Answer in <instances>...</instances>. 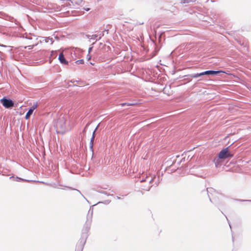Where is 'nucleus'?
<instances>
[{"mask_svg":"<svg viewBox=\"0 0 251 251\" xmlns=\"http://www.w3.org/2000/svg\"><path fill=\"white\" fill-rule=\"evenodd\" d=\"M140 181L137 184L143 190L148 191L153 185V182L156 178L155 175L142 174L140 176Z\"/></svg>","mask_w":251,"mask_h":251,"instance_id":"f257e3e1","label":"nucleus"},{"mask_svg":"<svg viewBox=\"0 0 251 251\" xmlns=\"http://www.w3.org/2000/svg\"><path fill=\"white\" fill-rule=\"evenodd\" d=\"M93 208L91 209L90 208L88 211L87 220L86 221L85 226L82 229L81 237L77 244H82V246H84L86 240L88 237V232L90 228V226L92 222V218L93 215Z\"/></svg>","mask_w":251,"mask_h":251,"instance_id":"f03ea898","label":"nucleus"},{"mask_svg":"<svg viewBox=\"0 0 251 251\" xmlns=\"http://www.w3.org/2000/svg\"><path fill=\"white\" fill-rule=\"evenodd\" d=\"M207 192L210 201L213 203H218L219 196H220V194L213 188H207Z\"/></svg>","mask_w":251,"mask_h":251,"instance_id":"7ed1b4c3","label":"nucleus"},{"mask_svg":"<svg viewBox=\"0 0 251 251\" xmlns=\"http://www.w3.org/2000/svg\"><path fill=\"white\" fill-rule=\"evenodd\" d=\"M66 118L64 116H60L56 122V127L62 130H64L66 129Z\"/></svg>","mask_w":251,"mask_h":251,"instance_id":"20e7f679","label":"nucleus"},{"mask_svg":"<svg viewBox=\"0 0 251 251\" xmlns=\"http://www.w3.org/2000/svg\"><path fill=\"white\" fill-rule=\"evenodd\" d=\"M0 101L3 106L6 108H10L13 107L14 104V102L11 100L5 98H3Z\"/></svg>","mask_w":251,"mask_h":251,"instance_id":"39448f33","label":"nucleus"},{"mask_svg":"<svg viewBox=\"0 0 251 251\" xmlns=\"http://www.w3.org/2000/svg\"><path fill=\"white\" fill-rule=\"evenodd\" d=\"M231 156H232V155L228 152V147L222 150L219 153L218 155L219 158L220 159H226Z\"/></svg>","mask_w":251,"mask_h":251,"instance_id":"423d86ee","label":"nucleus"},{"mask_svg":"<svg viewBox=\"0 0 251 251\" xmlns=\"http://www.w3.org/2000/svg\"><path fill=\"white\" fill-rule=\"evenodd\" d=\"M208 72V70L200 73L191 74L189 75V76L192 78H197L203 75H208V73H207Z\"/></svg>","mask_w":251,"mask_h":251,"instance_id":"0eeeda50","label":"nucleus"},{"mask_svg":"<svg viewBox=\"0 0 251 251\" xmlns=\"http://www.w3.org/2000/svg\"><path fill=\"white\" fill-rule=\"evenodd\" d=\"M98 126H99V125H98V126L96 127L94 131H93L92 136L91 138L90 142V149L91 150V151H93V143H94V138H95V132L97 130V129H98Z\"/></svg>","mask_w":251,"mask_h":251,"instance_id":"6e6552de","label":"nucleus"},{"mask_svg":"<svg viewBox=\"0 0 251 251\" xmlns=\"http://www.w3.org/2000/svg\"><path fill=\"white\" fill-rule=\"evenodd\" d=\"M58 60L61 64L67 65L68 63V62L66 60L64 55L62 52L59 54Z\"/></svg>","mask_w":251,"mask_h":251,"instance_id":"1a4fd4ad","label":"nucleus"},{"mask_svg":"<svg viewBox=\"0 0 251 251\" xmlns=\"http://www.w3.org/2000/svg\"><path fill=\"white\" fill-rule=\"evenodd\" d=\"M220 73H225L222 71H213V70H208V75H216Z\"/></svg>","mask_w":251,"mask_h":251,"instance_id":"9d476101","label":"nucleus"},{"mask_svg":"<svg viewBox=\"0 0 251 251\" xmlns=\"http://www.w3.org/2000/svg\"><path fill=\"white\" fill-rule=\"evenodd\" d=\"M33 111L32 110V109H29L27 112L26 113L25 118L26 120H27L29 118L30 116L31 115V114L33 113Z\"/></svg>","mask_w":251,"mask_h":251,"instance_id":"9b49d317","label":"nucleus"},{"mask_svg":"<svg viewBox=\"0 0 251 251\" xmlns=\"http://www.w3.org/2000/svg\"><path fill=\"white\" fill-rule=\"evenodd\" d=\"M83 248V246H82V244H77L76 247L75 249V251H82Z\"/></svg>","mask_w":251,"mask_h":251,"instance_id":"f8f14e48","label":"nucleus"},{"mask_svg":"<svg viewBox=\"0 0 251 251\" xmlns=\"http://www.w3.org/2000/svg\"><path fill=\"white\" fill-rule=\"evenodd\" d=\"M45 41L47 43H50V44H52L53 42V40L52 38H50V37H48L45 39Z\"/></svg>","mask_w":251,"mask_h":251,"instance_id":"ddd939ff","label":"nucleus"},{"mask_svg":"<svg viewBox=\"0 0 251 251\" xmlns=\"http://www.w3.org/2000/svg\"><path fill=\"white\" fill-rule=\"evenodd\" d=\"M135 105V103H122L121 104V105L123 107L125 105H127V106H131V105Z\"/></svg>","mask_w":251,"mask_h":251,"instance_id":"4468645a","label":"nucleus"},{"mask_svg":"<svg viewBox=\"0 0 251 251\" xmlns=\"http://www.w3.org/2000/svg\"><path fill=\"white\" fill-rule=\"evenodd\" d=\"M196 0H182V3H188L190 2H194Z\"/></svg>","mask_w":251,"mask_h":251,"instance_id":"2eb2a0df","label":"nucleus"},{"mask_svg":"<svg viewBox=\"0 0 251 251\" xmlns=\"http://www.w3.org/2000/svg\"><path fill=\"white\" fill-rule=\"evenodd\" d=\"M38 106L37 103H34L33 105L29 108L30 109H32V111H34V109H35Z\"/></svg>","mask_w":251,"mask_h":251,"instance_id":"dca6fc26","label":"nucleus"},{"mask_svg":"<svg viewBox=\"0 0 251 251\" xmlns=\"http://www.w3.org/2000/svg\"><path fill=\"white\" fill-rule=\"evenodd\" d=\"M75 63L77 64H82L84 63V60L83 59L77 60L75 61Z\"/></svg>","mask_w":251,"mask_h":251,"instance_id":"f3484780","label":"nucleus"},{"mask_svg":"<svg viewBox=\"0 0 251 251\" xmlns=\"http://www.w3.org/2000/svg\"><path fill=\"white\" fill-rule=\"evenodd\" d=\"M97 37H98V35L96 34L93 35L91 36L90 39L97 40Z\"/></svg>","mask_w":251,"mask_h":251,"instance_id":"a211bd4d","label":"nucleus"},{"mask_svg":"<svg viewBox=\"0 0 251 251\" xmlns=\"http://www.w3.org/2000/svg\"><path fill=\"white\" fill-rule=\"evenodd\" d=\"M15 180H16V181H18L19 180H23V179H22V178H20V177H17L16 178V179H15Z\"/></svg>","mask_w":251,"mask_h":251,"instance_id":"6ab92c4d","label":"nucleus"},{"mask_svg":"<svg viewBox=\"0 0 251 251\" xmlns=\"http://www.w3.org/2000/svg\"><path fill=\"white\" fill-rule=\"evenodd\" d=\"M92 49H93V47H90V48H89V49H88V52H89V53H90V51L92 50Z\"/></svg>","mask_w":251,"mask_h":251,"instance_id":"aec40b11","label":"nucleus"},{"mask_svg":"<svg viewBox=\"0 0 251 251\" xmlns=\"http://www.w3.org/2000/svg\"><path fill=\"white\" fill-rule=\"evenodd\" d=\"M103 35H104L103 33H102V34H100V37H99V40H100V39L101 38V37L102 36H103Z\"/></svg>","mask_w":251,"mask_h":251,"instance_id":"412c9836","label":"nucleus"},{"mask_svg":"<svg viewBox=\"0 0 251 251\" xmlns=\"http://www.w3.org/2000/svg\"><path fill=\"white\" fill-rule=\"evenodd\" d=\"M85 36H86V38H90V37H91V36H90V35H88V34H86V35H85Z\"/></svg>","mask_w":251,"mask_h":251,"instance_id":"4be33fe9","label":"nucleus"},{"mask_svg":"<svg viewBox=\"0 0 251 251\" xmlns=\"http://www.w3.org/2000/svg\"><path fill=\"white\" fill-rule=\"evenodd\" d=\"M158 184V182H155V185L157 186Z\"/></svg>","mask_w":251,"mask_h":251,"instance_id":"5701e85b","label":"nucleus"},{"mask_svg":"<svg viewBox=\"0 0 251 251\" xmlns=\"http://www.w3.org/2000/svg\"><path fill=\"white\" fill-rule=\"evenodd\" d=\"M85 9L86 11H88V10H89V9H89V8H86V9Z\"/></svg>","mask_w":251,"mask_h":251,"instance_id":"b1692460","label":"nucleus"},{"mask_svg":"<svg viewBox=\"0 0 251 251\" xmlns=\"http://www.w3.org/2000/svg\"><path fill=\"white\" fill-rule=\"evenodd\" d=\"M88 60H90L91 59V57L89 56V57H88Z\"/></svg>","mask_w":251,"mask_h":251,"instance_id":"393cba45","label":"nucleus"},{"mask_svg":"<svg viewBox=\"0 0 251 251\" xmlns=\"http://www.w3.org/2000/svg\"><path fill=\"white\" fill-rule=\"evenodd\" d=\"M215 166H216V167H217V163H216V162H215Z\"/></svg>","mask_w":251,"mask_h":251,"instance_id":"a878e982","label":"nucleus"},{"mask_svg":"<svg viewBox=\"0 0 251 251\" xmlns=\"http://www.w3.org/2000/svg\"><path fill=\"white\" fill-rule=\"evenodd\" d=\"M101 193H103V194H105V192H101Z\"/></svg>","mask_w":251,"mask_h":251,"instance_id":"bb28decb","label":"nucleus"},{"mask_svg":"<svg viewBox=\"0 0 251 251\" xmlns=\"http://www.w3.org/2000/svg\"><path fill=\"white\" fill-rule=\"evenodd\" d=\"M77 191V192H78L79 193H80V191L78 190H76Z\"/></svg>","mask_w":251,"mask_h":251,"instance_id":"cd10ccee","label":"nucleus"}]
</instances>
